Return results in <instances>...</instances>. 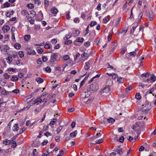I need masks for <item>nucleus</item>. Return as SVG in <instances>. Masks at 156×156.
<instances>
[{
  "instance_id": "32",
  "label": "nucleus",
  "mask_w": 156,
  "mask_h": 156,
  "mask_svg": "<svg viewBox=\"0 0 156 156\" xmlns=\"http://www.w3.org/2000/svg\"><path fill=\"white\" fill-rule=\"evenodd\" d=\"M136 98L138 100H140L141 98V97L140 95V93H138L136 94L135 95Z\"/></svg>"
},
{
  "instance_id": "37",
  "label": "nucleus",
  "mask_w": 156,
  "mask_h": 156,
  "mask_svg": "<svg viewBox=\"0 0 156 156\" xmlns=\"http://www.w3.org/2000/svg\"><path fill=\"white\" fill-rule=\"evenodd\" d=\"M143 13L142 12H140L138 16L139 21L138 22V23H139L140 22L141 20V19Z\"/></svg>"
},
{
  "instance_id": "5",
  "label": "nucleus",
  "mask_w": 156,
  "mask_h": 156,
  "mask_svg": "<svg viewBox=\"0 0 156 156\" xmlns=\"http://www.w3.org/2000/svg\"><path fill=\"white\" fill-rule=\"evenodd\" d=\"M156 80V76L154 75H152L150 78H148L147 80V81L148 83H151L152 82H154Z\"/></svg>"
},
{
  "instance_id": "10",
  "label": "nucleus",
  "mask_w": 156,
  "mask_h": 156,
  "mask_svg": "<svg viewBox=\"0 0 156 156\" xmlns=\"http://www.w3.org/2000/svg\"><path fill=\"white\" fill-rule=\"evenodd\" d=\"M9 29L10 27L7 25L4 26L2 28V30L4 33L7 32Z\"/></svg>"
},
{
  "instance_id": "6",
  "label": "nucleus",
  "mask_w": 156,
  "mask_h": 156,
  "mask_svg": "<svg viewBox=\"0 0 156 156\" xmlns=\"http://www.w3.org/2000/svg\"><path fill=\"white\" fill-rule=\"evenodd\" d=\"M11 55L10 56H9L7 57L6 58H18V55L17 53L16 52H13L11 53V54H10Z\"/></svg>"
},
{
  "instance_id": "50",
  "label": "nucleus",
  "mask_w": 156,
  "mask_h": 156,
  "mask_svg": "<svg viewBox=\"0 0 156 156\" xmlns=\"http://www.w3.org/2000/svg\"><path fill=\"white\" fill-rule=\"evenodd\" d=\"M35 3L37 4L38 5H40L41 4V2L40 0H35Z\"/></svg>"
},
{
  "instance_id": "1",
  "label": "nucleus",
  "mask_w": 156,
  "mask_h": 156,
  "mask_svg": "<svg viewBox=\"0 0 156 156\" xmlns=\"http://www.w3.org/2000/svg\"><path fill=\"white\" fill-rule=\"evenodd\" d=\"M142 112L143 113H147L151 108V105L148 102H145L144 105H142Z\"/></svg>"
},
{
  "instance_id": "51",
  "label": "nucleus",
  "mask_w": 156,
  "mask_h": 156,
  "mask_svg": "<svg viewBox=\"0 0 156 156\" xmlns=\"http://www.w3.org/2000/svg\"><path fill=\"white\" fill-rule=\"evenodd\" d=\"M81 56L82 57H86L87 58L88 57L87 54L86 53H85V52H84L81 55Z\"/></svg>"
},
{
  "instance_id": "14",
  "label": "nucleus",
  "mask_w": 156,
  "mask_h": 156,
  "mask_svg": "<svg viewBox=\"0 0 156 156\" xmlns=\"http://www.w3.org/2000/svg\"><path fill=\"white\" fill-rule=\"evenodd\" d=\"M77 133V131L76 130L74 132L71 133L70 134V136L72 138H73L76 136V135Z\"/></svg>"
},
{
  "instance_id": "45",
  "label": "nucleus",
  "mask_w": 156,
  "mask_h": 156,
  "mask_svg": "<svg viewBox=\"0 0 156 156\" xmlns=\"http://www.w3.org/2000/svg\"><path fill=\"white\" fill-rule=\"evenodd\" d=\"M103 140L102 139H101L99 140H97L96 141V142L97 144H100L103 142Z\"/></svg>"
},
{
  "instance_id": "38",
  "label": "nucleus",
  "mask_w": 156,
  "mask_h": 156,
  "mask_svg": "<svg viewBox=\"0 0 156 156\" xmlns=\"http://www.w3.org/2000/svg\"><path fill=\"white\" fill-rule=\"evenodd\" d=\"M45 71L48 72L50 73L51 72V69L50 67L48 66L46 67L45 69Z\"/></svg>"
},
{
  "instance_id": "28",
  "label": "nucleus",
  "mask_w": 156,
  "mask_h": 156,
  "mask_svg": "<svg viewBox=\"0 0 156 156\" xmlns=\"http://www.w3.org/2000/svg\"><path fill=\"white\" fill-rule=\"evenodd\" d=\"M84 40V39L83 37H79L76 39V41L77 42L82 43Z\"/></svg>"
},
{
  "instance_id": "9",
  "label": "nucleus",
  "mask_w": 156,
  "mask_h": 156,
  "mask_svg": "<svg viewBox=\"0 0 156 156\" xmlns=\"http://www.w3.org/2000/svg\"><path fill=\"white\" fill-rule=\"evenodd\" d=\"M113 151L115 152H117V154H118L120 155H122L123 153V150L122 148H121L119 149L118 148L115 149L113 150Z\"/></svg>"
},
{
  "instance_id": "24",
  "label": "nucleus",
  "mask_w": 156,
  "mask_h": 156,
  "mask_svg": "<svg viewBox=\"0 0 156 156\" xmlns=\"http://www.w3.org/2000/svg\"><path fill=\"white\" fill-rule=\"evenodd\" d=\"M139 23H136V26H133L132 27V29H131V31H130V33L131 34H133L134 33V32L135 30V29H136V28L137 27V26L138 25V24Z\"/></svg>"
},
{
  "instance_id": "13",
  "label": "nucleus",
  "mask_w": 156,
  "mask_h": 156,
  "mask_svg": "<svg viewBox=\"0 0 156 156\" xmlns=\"http://www.w3.org/2000/svg\"><path fill=\"white\" fill-rule=\"evenodd\" d=\"M19 128L18 124H15L13 127L12 130L14 131H17L19 130Z\"/></svg>"
},
{
  "instance_id": "49",
  "label": "nucleus",
  "mask_w": 156,
  "mask_h": 156,
  "mask_svg": "<svg viewBox=\"0 0 156 156\" xmlns=\"http://www.w3.org/2000/svg\"><path fill=\"white\" fill-rule=\"evenodd\" d=\"M27 7L30 9H32L34 7V5L32 4H28L27 5Z\"/></svg>"
},
{
  "instance_id": "60",
  "label": "nucleus",
  "mask_w": 156,
  "mask_h": 156,
  "mask_svg": "<svg viewBox=\"0 0 156 156\" xmlns=\"http://www.w3.org/2000/svg\"><path fill=\"white\" fill-rule=\"evenodd\" d=\"M70 12L69 11L66 14V18L68 20H69L70 18V16H69Z\"/></svg>"
},
{
  "instance_id": "48",
  "label": "nucleus",
  "mask_w": 156,
  "mask_h": 156,
  "mask_svg": "<svg viewBox=\"0 0 156 156\" xmlns=\"http://www.w3.org/2000/svg\"><path fill=\"white\" fill-rule=\"evenodd\" d=\"M10 4L8 2H5L4 4V7L5 8H7L9 7L10 6Z\"/></svg>"
},
{
  "instance_id": "46",
  "label": "nucleus",
  "mask_w": 156,
  "mask_h": 156,
  "mask_svg": "<svg viewBox=\"0 0 156 156\" xmlns=\"http://www.w3.org/2000/svg\"><path fill=\"white\" fill-rule=\"evenodd\" d=\"M6 83V82L3 80L2 78H0V83H1L2 85L4 86Z\"/></svg>"
},
{
  "instance_id": "52",
  "label": "nucleus",
  "mask_w": 156,
  "mask_h": 156,
  "mask_svg": "<svg viewBox=\"0 0 156 156\" xmlns=\"http://www.w3.org/2000/svg\"><path fill=\"white\" fill-rule=\"evenodd\" d=\"M4 76L5 77V79H7L10 78L11 77V76L9 75H8L7 73H6L4 74Z\"/></svg>"
},
{
  "instance_id": "30",
  "label": "nucleus",
  "mask_w": 156,
  "mask_h": 156,
  "mask_svg": "<svg viewBox=\"0 0 156 156\" xmlns=\"http://www.w3.org/2000/svg\"><path fill=\"white\" fill-rule=\"evenodd\" d=\"M117 81L119 83H122L124 81V78L123 77L118 78Z\"/></svg>"
},
{
  "instance_id": "25",
  "label": "nucleus",
  "mask_w": 156,
  "mask_h": 156,
  "mask_svg": "<svg viewBox=\"0 0 156 156\" xmlns=\"http://www.w3.org/2000/svg\"><path fill=\"white\" fill-rule=\"evenodd\" d=\"M11 91L8 92L5 89H3L1 92V94L3 95H7L9 93H11Z\"/></svg>"
},
{
  "instance_id": "63",
  "label": "nucleus",
  "mask_w": 156,
  "mask_h": 156,
  "mask_svg": "<svg viewBox=\"0 0 156 156\" xmlns=\"http://www.w3.org/2000/svg\"><path fill=\"white\" fill-rule=\"evenodd\" d=\"M44 47L46 49H49L50 48V45L49 44H46L44 45Z\"/></svg>"
},
{
  "instance_id": "27",
  "label": "nucleus",
  "mask_w": 156,
  "mask_h": 156,
  "mask_svg": "<svg viewBox=\"0 0 156 156\" xmlns=\"http://www.w3.org/2000/svg\"><path fill=\"white\" fill-rule=\"evenodd\" d=\"M80 33V31L78 30H75L73 34L74 36H77L79 35Z\"/></svg>"
},
{
  "instance_id": "20",
  "label": "nucleus",
  "mask_w": 156,
  "mask_h": 156,
  "mask_svg": "<svg viewBox=\"0 0 156 156\" xmlns=\"http://www.w3.org/2000/svg\"><path fill=\"white\" fill-rule=\"evenodd\" d=\"M59 54L58 53H53L51 55V58H58V55Z\"/></svg>"
},
{
  "instance_id": "56",
  "label": "nucleus",
  "mask_w": 156,
  "mask_h": 156,
  "mask_svg": "<svg viewBox=\"0 0 156 156\" xmlns=\"http://www.w3.org/2000/svg\"><path fill=\"white\" fill-rule=\"evenodd\" d=\"M127 29H126V28H124L122 31L121 32H120L119 33L122 34L123 32L124 33V34H126V33L127 32Z\"/></svg>"
},
{
  "instance_id": "33",
  "label": "nucleus",
  "mask_w": 156,
  "mask_h": 156,
  "mask_svg": "<svg viewBox=\"0 0 156 156\" xmlns=\"http://www.w3.org/2000/svg\"><path fill=\"white\" fill-rule=\"evenodd\" d=\"M14 47L17 49H19L20 48L21 45L19 43H16L14 45Z\"/></svg>"
},
{
  "instance_id": "2",
  "label": "nucleus",
  "mask_w": 156,
  "mask_h": 156,
  "mask_svg": "<svg viewBox=\"0 0 156 156\" xmlns=\"http://www.w3.org/2000/svg\"><path fill=\"white\" fill-rule=\"evenodd\" d=\"M98 88V85L97 83L95 82L92 83L91 84L90 86L89 89L90 91H95L96 90H97Z\"/></svg>"
},
{
  "instance_id": "15",
  "label": "nucleus",
  "mask_w": 156,
  "mask_h": 156,
  "mask_svg": "<svg viewBox=\"0 0 156 156\" xmlns=\"http://www.w3.org/2000/svg\"><path fill=\"white\" fill-rule=\"evenodd\" d=\"M11 140L5 139L3 141V144L5 145H8L10 144L11 143Z\"/></svg>"
},
{
  "instance_id": "8",
  "label": "nucleus",
  "mask_w": 156,
  "mask_h": 156,
  "mask_svg": "<svg viewBox=\"0 0 156 156\" xmlns=\"http://www.w3.org/2000/svg\"><path fill=\"white\" fill-rule=\"evenodd\" d=\"M126 55L127 56H133V57H134L135 56H136L137 58H138V55L137 54L136 52L135 51L130 52L128 53Z\"/></svg>"
},
{
  "instance_id": "42",
  "label": "nucleus",
  "mask_w": 156,
  "mask_h": 156,
  "mask_svg": "<svg viewBox=\"0 0 156 156\" xmlns=\"http://www.w3.org/2000/svg\"><path fill=\"white\" fill-rule=\"evenodd\" d=\"M62 129V126H60L58 127L56 129V131L57 132V133H59L60 131Z\"/></svg>"
},
{
  "instance_id": "59",
  "label": "nucleus",
  "mask_w": 156,
  "mask_h": 156,
  "mask_svg": "<svg viewBox=\"0 0 156 156\" xmlns=\"http://www.w3.org/2000/svg\"><path fill=\"white\" fill-rule=\"evenodd\" d=\"M90 42L88 41H87L85 42L84 44V45L85 47H88L90 45Z\"/></svg>"
},
{
  "instance_id": "22",
  "label": "nucleus",
  "mask_w": 156,
  "mask_h": 156,
  "mask_svg": "<svg viewBox=\"0 0 156 156\" xmlns=\"http://www.w3.org/2000/svg\"><path fill=\"white\" fill-rule=\"evenodd\" d=\"M72 36V34L71 33H69L68 34H66V35L65 37H64V39L65 40H68Z\"/></svg>"
},
{
  "instance_id": "11",
  "label": "nucleus",
  "mask_w": 156,
  "mask_h": 156,
  "mask_svg": "<svg viewBox=\"0 0 156 156\" xmlns=\"http://www.w3.org/2000/svg\"><path fill=\"white\" fill-rule=\"evenodd\" d=\"M42 100L41 99L38 98L34 100L33 102H34V104L38 105L39 103H41Z\"/></svg>"
},
{
  "instance_id": "3",
  "label": "nucleus",
  "mask_w": 156,
  "mask_h": 156,
  "mask_svg": "<svg viewBox=\"0 0 156 156\" xmlns=\"http://www.w3.org/2000/svg\"><path fill=\"white\" fill-rule=\"evenodd\" d=\"M36 15L35 12L33 10L31 11L30 12V13H28V15L27 16V17L28 18V19L29 18L32 19L34 18Z\"/></svg>"
},
{
  "instance_id": "39",
  "label": "nucleus",
  "mask_w": 156,
  "mask_h": 156,
  "mask_svg": "<svg viewBox=\"0 0 156 156\" xmlns=\"http://www.w3.org/2000/svg\"><path fill=\"white\" fill-rule=\"evenodd\" d=\"M97 23L96 21H92L90 22V23L89 25L91 27H92L95 25Z\"/></svg>"
},
{
  "instance_id": "26",
  "label": "nucleus",
  "mask_w": 156,
  "mask_h": 156,
  "mask_svg": "<svg viewBox=\"0 0 156 156\" xmlns=\"http://www.w3.org/2000/svg\"><path fill=\"white\" fill-rule=\"evenodd\" d=\"M85 66H84V69L86 70H88L90 68L89 67V62H86L85 63Z\"/></svg>"
},
{
  "instance_id": "36",
  "label": "nucleus",
  "mask_w": 156,
  "mask_h": 156,
  "mask_svg": "<svg viewBox=\"0 0 156 156\" xmlns=\"http://www.w3.org/2000/svg\"><path fill=\"white\" fill-rule=\"evenodd\" d=\"M21 13L23 15L25 16L26 14H28V11L26 10H24L22 11L21 12Z\"/></svg>"
},
{
  "instance_id": "23",
  "label": "nucleus",
  "mask_w": 156,
  "mask_h": 156,
  "mask_svg": "<svg viewBox=\"0 0 156 156\" xmlns=\"http://www.w3.org/2000/svg\"><path fill=\"white\" fill-rule=\"evenodd\" d=\"M127 50V48L126 47H124L121 49L120 54L121 55H123Z\"/></svg>"
},
{
  "instance_id": "58",
  "label": "nucleus",
  "mask_w": 156,
  "mask_h": 156,
  "mask_svg": "<svg viewBox=\"0 0 156 156\" xmlns=\"http://www.w3.org/2000/svg\"><path fill=\"white\" fill-rule=\"evenodd\" d=\"M44 135L47 137H48V136H51L52 134L51 133H49L48 131H47L44 133Z\"/></svg>"
},
{
  "instance_id": "17",
  "label": "nucleus",
  "mask_w": 156,
  "mask_h": 156,
  "mask_svg": "<svg viewBox=\"0 0 156 156\" xmlns=\"http://www.w3.org/2000/svg\"><path fill=\"white\" fill-rule=\"evenodd\" d=\"M36 53L35 51L33 50H30L27 51V54L30 55H34Z\"/></svg>"
},
{
  "instance_id": "4",
  "label": "nucleus",
  "mask_w": 156,
  "mask_h": 156,
  "mask_svg": "<svg viewBox=\"0 0 156 156\" xmlns=\"http://www.w3.org/2000/svg\"><path fill=\"white\" fill-rule=\"evenodd\" d=\"M38 18L36 17V20L38 21H40L43 19V15L41 11H40L37 15Z\"/></svg>"
},
{
  "instance_id": "21",
  "label": "nucleus",
  "mask_w": 156,
  "mask_h": 156,
  "mask_svg": "<svg viewBox=\"0 0 156 156\" xmlns=\"http://www.w3.org/2000/svg\"><path fill=\"white\" fill-rule=\"evenodd\" d=\"M30 38V35H26L24 36V40L26 41H29Z\"/></svg>"
},
{
  "instance_id": "34",
  "label": "nucleus",
  "mask_w": 156,
  "mask_h": 156,
  "mask_svg": "<svg viewBox=\"0 0 156 156\" xmlns=\"http://www.w3.org/2000/svg\"><path fill=\"white\" fill-rule=\"evenodd\" d=\"M132 89V87L131 85L129 86L125 90L126 92H128Z\"/></svg>"
},
{
  "instance_id": "18",
  "label": "nucleus",
  "mask_w": 156,
  "mask_h": 156,
  "mask_svg": "<svg viewBox=\"0 0 156 156\" xmlns=\"http://www.w3.org/2000/svg\"><path fill=\"white\" fill-rule=\"evenodd\" d=\"M36 80L38 83H41L44 82L43 79L40 77L37 78Z\"/></svg>"
},
{
  "instance_id": "44",
  "label": "nucleus",
  "mask_w": 156,
  "mask_h": 156,
  "mask_svg": "<svg viewBox=\"0 0 156 156\" xmlns=\"http://www.w3.org/2000/svg\"><path fill=\"white\" fill-rule=\"evenodd\" d=\"M72 42V41L71 40H69L68 41H65L64 43V44H65L68 45L71 44Z\"/></svg>"
},
{
  "instance_id": "35",
  "label": "nucleus",
  "mask_w": 156,
  "mask_h": 156,
  "mask_svg": "<svg viewBox=\"0 0 156 156\" xmlns=\"http://www.w3.org/2000/svg\"><path fill=\"white\" fill-rule=\"evenodd\" d=\"M103 91V92H105L106 93H108L110 91V88L108 87H106L104 89Z\"/></svg>"
},
{
  "instance_id": "55",
  "label": "nucleus",
  "mask_w": 156,
  "mask_h": 156,
  "mask_svg": "<svg viewBox=\"0 0 156 156\" xmlns=\"http://www.w3.org/2000/svg\"><path fill=\"white\" fill-rule=\"evenodd\" d=\"M124 140V137L123 136H121L119 139V141L121 143L123 142Z\"/></svg>"
},
{
  "instance_id": "41",
  "label": "nucleus",
  "mask_w": 156,
  "mask_h": 156,
  "mask_svg": "<svg viewBox=\"0 0 156 156\" xmlns=\"http://www.w3.org/2000/svg\"><path fill=\"white\" fill-rule=\"evenodd\" d=\"M37 52L39 54H41L43 52L42 49L40 47H37Z\"/></svg>"
},
{
  "instance_id": "43",
  "label": "nucleus",
  "mask_w": 156,
  "mask_h": 156,
  "mask_svg": "<svg viewBox=\"0 0 156 156\" xmlns=\"http://www.w3.org/2000/svg\"><path fill=\"white\" fill-rule=\"evenodd\" d=\"M110 20V18L108 16H106L105 18L103 19V21L104 22L106 23L108 22Z\"/></svg>"
},
{
  "instance_id": "53",
  "label": "nucleus",
  "mask_w": 156,
  "mask_h": 156,
  "mask_svg": "<svg viewBox=\"0 0 156 156\" xmlns=\"http://www.w3.org/2000/svg\"><path fill=\"white\" fill-rule=\"evenodd\" d=\"M97 138V136H93V137L90 138L89 139L90 141H92L94 140H95Z\"/></svg>"
},
{
  "instance_id": "57",
  "label": "nucleus",
  "mask_w": 156,
  "mask_h": 156,
  "mask_svg": "<svg viewBox=\"0 0 156 156\" xmlns=\"http://www.w3.org/2000/svg\"><path fill=\"white\" fill-rule=\"evenodd\" d=\"M55 141L57 142H58L60 141V136H55Z\"/></svg>"
},
{
  "instance_id": "7",
  "label": "nucleus",
  "mask_w": 156,
  "mask_h": 156,
  "mask_svg": "<svg viewBox=\"0 0 156 156\" xmlns=\"http://www.w3.org/2000/svg\"><path fill=\"white\" fill-rule=\"evenodd\" d=\"M57 59H50L48 62V65L51 66H54L56 61H58Z\"/></svg>"
},
{
  "instance_id": "47",
  "label": "nucleus",
  "mask_w": 156,
  "mask_h": 156,
  "mask_svg": "<svg viewBox=\"0 0 156 156\" xmlns=\"http://www.w3.org/2000/svg\"><path fill=\"white\" fill-rule=\"evenodd\" d=\"M149 73H146L145 74H143L141 75V76L142 77H143L144 76L145 77H147H147H148L149 76Z\"/></svg>"
},
{
  "instance_id": "31",
  "label": "nucleus",
  "mask_w": 156,
  "mask_h": 156,
  "mask_svg": "<svg viewBox=\"0 0 156 156\" xmlns=\"http://www.w3.org/2000/svg\"><path fill=\"white\" fill-rule=\"evenodd\" d=\"M147 17H148L149 18V20L150 21H152L153 20V16L152 15H151L150 13H148L147 15Z\"/></svg>"
},
{
  "instance_id": "12",
  "label": "nucleus",
  "mask_w": 156,
  "mask_h": 156,
  "mask_svg": "<svg viewBox=\"0 0 156 156\" xmlns=\"http://www.w3.org/2000/svg\"><path fill=\"white\" fill-rule=\"evenodd\" d=\"M106 83L108 85V86H109L112 85L113 82L111 79H108L106 80Z\"/></svg>"
},
{
  "instance_id": "62",
  "label": "nucleus",
  "mask_w": 156,
  "mask_h": 156,
  "mask_svg": "<svg viewBox=\"0 0 156 156\" xmlns=\"http://www.w3.org/2000/svg\"><path fill=\"white\" fill-rule=\"evenodd\" d=\"M48 128V126L47 125L46 126H44L43 127V130L44 131H46Z\"/></svg>"
},
{
  "instance_id": "54",
  "label": "nucleus",
  "mask_w": 156,
  "mask_h": 156,
  "mask_svg": "<svg viewBox=\"0 0 156 156\" xmlns=\"http://www.w3.org/2000/svg\"><path fill=\"white\" fill-rule=\"evenodd\" d=\"M53 120L50 123L49 125H53L55 123V122L56 121V119H53Z\"/></svg>"
},
{
  "instance_id": "40",
  "label": "nucleus",
  "mask_w": 156,
  "mask_h": 156,
  "mask_svg": "<svg viewBox=\"0 0 156 156\" xmlns=\"http://www.w3.org/2000/svg\"><path fill=\"white\" fill-rule=\"evenodd\" d=\"M18 55L20 58H22L24 56L23 53L22 51H20L19 52Z\"/></svg>"
},
{
  "instance_id": "29",
  "label": "nucleus",
  "mask_w": 156,
  "mask_h": 156,
  "mask_svg": "<svg viewBox=\"0 0 156 156\" xmlns=\"http://www.w3.org/2000/svg\"><path fill=\"white\" fill-rule=\"evenodd\" d=\"M18 77L13 76L11 79V80L12 81H16L18 80Z\"/></svg>"
},
{
  "instance_id": "19",
  "label": "nucleus",
  "mask_w": 156,
  "mask_h": 156,
  "mask_svg": "<svg viewBox=\"0 0 156 156\" xmlns=\"http://www.w3.org/2000/svg\"><path fill=\"white\" fill-rule=\"evenodd\" d=\"M109 123H113L115 122V119L112 117H109L108 119H106Z\"/></svg>"
},
{
  "instance_id": "61",
  "label": "nucleus",
  "mask_w": 156,
  "mask_h": 156,
  "mask_svg": "<svg viewBox=\"0 0 156 156\" xmlns=\"http://www.w3.org/2000/svg\"><path fill=\"white\" fill-rule=\"evenodd\" d=\"M74 22L76 23H78L80 22V20L78 18H76L74 20Z\"/></svg>"
},
{
  "instance_id": "64",
  "label": "nucleus",
  "mask_w": 156,
  "mask_h": 156,
  "mask_svg": "<svg viewBox=\"0 0 156 156\" xmlns=\"http://www.w3.org/2000/svg\"><path fill=\"white\" fill-rule=\"evenodd\" d=\"M19 92V90L18 89H16L14 90H13L11 92H12L15 93L16 94H17Z\"/></svg>"
},
{
  "instance_id": "16",
  "label": "nucleus",
  "mask_w": 156,
  "mask_h": 156,
  "mask_svg": "<svg viewBox=\"0 0 156 156\" xmlns=\"http://www.w3.org/2000/svg\"><path fill=\"white\" fill-rule=\"evenodd\" d=\"M51 11L53 14H55L58 12V10L56 8H53L51 9Z\"/></svg>"
}]
</instances>
